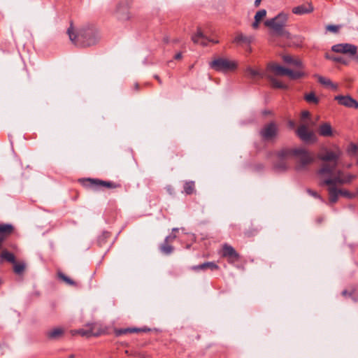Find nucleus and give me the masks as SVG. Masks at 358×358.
Wrapping results in <instances>:
<instances>
[{"label":"nucleus","instance_id":"17","mask_svg":"<svg viewBox=\"0 0 358 358\" xmlns=\"http://www.w3.org/2000/svg\"><path fill=\"white\" fill-rule=\"evenodd\" d=\"M318 133L320 136L324 137H330L334 135V131L329 122L321 124L318 128Z\"/></svg>","mask_w":358,"mask_h":358},{"label":"nucleus","instance_id":"25","mask_svg":"<svg viewBox=\"0 0 358 358\" xmlns=\"http://www.w3.org/2000/svg\"><path fill=\"white\" fill-rule=\"evenodd\" d=\"M245 73H247L248 76H249L250 78H252V79H254L257 77H259V78L265 77L266 78V76L267 74V73H264L260 71L258 69H254L250 66H248L245 69Z\"/></svg>","mask_w":358,"mask_h":358},{"label":"nucleus","instance_id":"45","mask_svg":"<svg viewBox=\"0 0 358 358\" xmlns=\"http://www.w3.org/2000/svg\"><path fill=\"white\" fill-rule=\"evenodd\" d=\"M310 117V113L307 110H304L301 113V118L306 119Z\"/></svg>","mask_w":358,"mask_h":358},{"label":"nucleus","instance_id":"15","mask_svg":"<svg viewBox=\"0 0 358 358\" xmlns=\"http://www.w3.org/2000/svg\"><path fill=\"white\" fill-rule=\"evenodd\" d=\"M116 17L119 20L125 21L131 18L129 8L124 3H120L117 6Z\"/></svg>","mask_w":358,"mask_h":358},{"label":"nucleus","instance_id":"24","mask_svg":"<svg viewBox=\"0 0 358 358\" xmlns=\"http://www.w3.org/2000/svg\"><path fill=\"white\" fill-rule=\"evenodd\" d=\"M266 78L271 83V87L276 89H287V85L280 82L270 74H266Z\"/></svg>","mask_w":358,"mask_h":358},{"label":"nucleus","instance_id":"14","mask_svg":"<svg viewBox=\"0 0 358 358\" xmlns=\"http://www.w3.org/2000/svg\"><path fill=\"white\" fill-rule=\"evenodd\" d=\"M14 231V227L11 224H0V248L2 243L9 237Z\"/></svg>","mask_w":358,"mask_h":358},{"label":"nucleus","instance_id":"60","mask_svg":"<svg viewBox=\"0 0 358 358\" xmlns=\"http://www.w3.org/2000/svg\"><path fill=\"white\" fill-rule=\"evenodd\" d=\"M173 230L174 231H178V229L174 228Z\"/></svg>","mask_w":358,"mask_h":358},{"label":"nucleus","instance_id":"12","mask_svg":"<svg viewBox=\"0 0 358 358\" xmlns=\"http://www.w3.org/2000/svg\"><path fill=\"white\" fill-rule=\"evenodd\" d=\"M334 99L336 100L340 105L345 107L355 109L358 108V101L350 95H337L334 97Z\"/></svg>","mask_w":358,"mask_h":358},{"label":"nucleus","instance_id":"50","mask_svg":"<svg viewBox=\"0 0 358 358\" xmlns=\"http://www.w3.org/2000/svg\"><path fill=\"white\" fill-rule=\"evenodd\" d=\"M342 295L344 296H350L351 294L348 293L347 290H343L342 292Z\"/></svg>","mask_w":358,"mask_h":358},{"label":"nucleus","instance_id":"19","mask_svg":"<svg viewBox=\"0 0 358 358\" xmlns=\"http://www.w3.org/2000/svg\"><path fill=\"white\" fill-rule=\"evenodd\" d=\"M313 7L311 3L303 4L293 8L292 12L296 15H303L313 12Z\"/></svg>","mask_w":358,"mask_h":358},{"label":"nucleus","instance_id":"56","mask_svg":"<svg viewBox=\"0 0 358 358\" xmlns=\"http://www.w3.org/2000/svg\"><path fill=\"white\" fill-rule=\"evenodd\" d=\"M352 146H353L352 150L355 152L357 150V147L355 145H353Z\"/></svg>","mask_w":358,"mask_h":358},{"label":"nucleus","instance_id":"28","mask_svg":"<svg viewBox=\"0 0 358 358\" xmlns=\"http://www.w3.org/2000/svg\"><path fill=\"white\" fill-rule=\"evenodd\" d=\"M315 78H317V80L318 82L323 85H325V86H329V87H331L332 88L334 89H336L337 88V86L336 85H334L330 79L329 78H327L325 77H323L322 76H319L317 74H315L314 76Z\"/></svg>","mask_w":358,"mask_h":358},{"label":"nucleus","instance_id":"34","mask_svg":"<svg viewBox=\"0 0 358 358\" xmlns=\"http://www.w3.org/2000/svg\"><path fill=\"white\" fill-rule=\"evenodd\" d=\"M13 264H14L13 270L15 273L21 274L24 272V271L25 269V264L24 263H23V262L17 263L15 262V263H14Z\"/></svg>","mask_w":358,"mask_h":358},{"label":"nucleus","instance_id":"31","mask_svg":"<svg viewBox=\"0 0 358 358\" xmlns=\"http://www.w3.org/2000/svg\"><path fill=\"white\" fill-rule=\"evenodd\" d=\"M110 237V233L108 232H103L99 237H98V239H97V244L99 245V247H103L106 245V243H107V241L108 239V238Z\"/></svg>","mask_w":358,"mask_h":358},{"label":"nucleus","instance_id":"23","mask_svg":"<svg viewBox=\"0 0 358 358\" xmlns=\"http://www.w3.org/2000/svg\"><path fill=\"white\" fill-rule=\"evenodd\" d=\"M253 40L254 37L252 36H245L242 33H238L234 38V43L250 44L253 41Z\"/></svg>","mask_w":358,"mask_h":358},{"label":"nucleus","instance_id":"43","mask_svg":"<svg viewBox=\"0 0 358 358\" xmlns=\"http://www.w3.org/2000/svg\"><path fill=\"white\" fill-rule=\"evenodd\" d=\"M339 191L341 192V193H340V196H343L347 198H351L352 196V194L347 190L339 189Z\"/></svg>","mask_w":358,"mask_h":358},{"label":"nucleus","instance_id":"51","mask_svg":"<svg viewBox=\"0 0 358 358\" xmlns=\"http://www.w3.org/2000/svg\"><path fill=\"white\" fill-rule=\"evenodd\" d=\"M154 77H155V78L158 81V83H159V84H162V80L160 79V78H159L157 75H155Z\"/></svg>","mask_w":358,"mask_h":358},{"label":"nucleus","instance_id":"6","mask_svg":"<svg viewBox=\"0 0 358 358\" xmlns=\"http://www.w3.org/2000/svg\"><path fill=\"white\" fill-rule=\"evenodd\" d=\"M82 182L83 185L88 188L97 189L99 187H103L108 189H115L121 187V185L117 182L106 181L95 178L83 179Z\"/></svg>","mask_w":358,"mask_h":358},{"label":"nucleus","instance_id":"10","mask_svg":"<svg viewBox=\"0 0 358 358\" xmlns=\"http://www.w3.org/2000/svg\"><path fill=\"white\" fill-rule=\"evenodd\" d=\"M331 50L334 52L348 54L353 56L357 53V47L350 43H340L333 45Z\"/></svg>","mask_w":358,"mask_h":358},{"label":"nucleus","instance_id":"52","mask_svg":"<svg viewBox=\"0 0 358 358\" xmlns=\"http://www.w3.org/2000/svg\"><path fill=\"white\" fill-rule=\"evenodd\" d=\"M261 1L262 0H255V7H258L259 6Z\"/></svg>","mask_w":358,"mask_h":358},{"label":"nucleus","instance_id":"26","mask_svg":"<svg viewBox=\"0 0 358 358\" xmlns=\"http://www.w3.org/2000/svg\"><path fill=\"white\" fill-rule=\"evenodd\" d=\"M283 61L288 64H292L294 66L299 67V68H303V63L299 59H294L292 56L286 55L282 57Z\"/></svg>","mask_w":358,"mask_h":358},{"label":"nucleus","instance_id":"62","mask_svg":"<svg viewBox=\"0 0 358 358\" xmlns=\"http://www.w3.org/2000/svg\"><path fill=\"white\" fill-rule=\"evenodd\" d=\"M70 358H73V355H71V356H70Z\"/></svg>","mask_w":358,"mask_h":358},{"label":"nucleus","instance_id":"20","mask_svg":"<svg viewBox=\"0 0 358 358\" xmlns=\"http://www.w3.org/2000/svg\"><path fill=\"white\" fill-rule=\"evenodd\" d=\"M219 266L213 262H204L201 264L193 266H192L191 269L195 271H199V270H206L210 269L211 271L217 270L218 269Z\"/></svg>","mask_w":358,"mask_h":358},{"label":"nucleus","instance_id":"33","mask_svg":"<svg viewBox=\"0 0 358 358\" xmlns=\"http://www.w3.org/2000/svg\"><path fill=\"white\" fill-rule=\"evenodd\" d=\"M1 257L12 264L15 263V255L13 253L9 252L8 251H3L1 255Z\"/></svg>","mask_w":358,"mask_h":358},{"label":"nucleus","instance_id":"59","mask_svg":"<svg viewBox=\"0 0 358 358\" xmlns=\"http://www.w3.org/2000/svg\"><path fill=\"white\" fill-rule=\"evenodd\" d=\"M167 189H168V191H169L170 193H171V187H169Z\"/></svg>","mask_w":358,"mask_h":358},{"label":"nucleus","instance_id":"54","mask_svg":"<svg viewBox=\"0 0 358 358\" xmlns=\"http://www.w3.org/2000/svg\"><path fill=\"white\" fill-rule=\"evenodd\" d=\"M134 88L136 90H138L139 89V85L138 83H135Z\"/></svg>","mask_w":358,"mask_h":358},{"label":"nucleus","instance_id":"35","mask_svg":"<svg viewBox=\"0 0 358 358\" xmlns=\"http://www.w3.org/2000/svg\"><path fill=\"white\" fill-rule=\"evenodd\" d=\"M58 277L59 279L62 280L64 282H65L66 284L69 285L75 286L76 285L75 281H73L72 279L66 276L63 273L59 272L58 273Z\"/></svg>","mask_w":358,"mask_h":358},{"label":"nucleus","instance_id":"3","mask_svg":"<svg viewBox=\"0 0 358 358\" xmlns=\"http://www.w3.org/2000/svg\"><path fill=\"white\" fill-rule=\"evenodd\" d=\"M342 155V151L337 148L335 150H326L324 153L320 154L318 158L324 162L330 163H324L317 170V173L320 177H324L325 175H331L336 170L338 163V159Z\"/></svg>","mask_w":358,"mask_h":358},{"label":"nucleus","instance_id":"61","mask_svg":"<svg viewBox=\"0 0 358 358\" xmlns=\"http://www.w3.org/2000/svg\"><path fill=\"white\" fill-rule=\"evenodd\" d=\"M351 166V164H348V167L350 168Z\"/></svg>","mask_w":358,"mask_h":358},{"label":"nucleus","instance_id":"48","mask_svg":"<svg viewBox=\"0 0 358 358\" xmlns=\"http://www.w3.org/2000/svg\"><path fill=\"white\" fill-rule=\"evenodd\" d=\"M182 58V53L181 52H178L177 54H176V55L174 56V59H180Z\"/></svg>","mask_w":358,"mask_h":358},{"label":"nucleus","instance_id":"44","mask_svg":"<svg viewBox=\"0 0 358 358\" xmlns=\"http://www.w3.org/2000/svg\"><path fill=\"white\" fill-rule=\"evenodd\" d=\"M146 329H139V328H130V333H137L141 331H146Z\"/></svg>","mask_w":358,"mask_h":358},{"label":"nucleus","instance_id":"18","mask_svg":"<svg viewBox=\"0 0 358 358\" xmlns=\"http://www.w3.org/2000/svg\"><path fill=\"white\" fill-rule=\"evenodd\" d=\"M101 331L96 329V324H92L89 329H80L78 334L82 336L90 337L92 336H99L101 334Z\"/></svg>","mask_w":358,"mask_h":358},{"label":"nucleus","instance_id":"30","mask_svg":"<svg viewBox=\"0 0 358 358\" xmlns=\"http://www.w3.org/2000/svg\"><path fill=\"white\" fill-rule=\"evenodd\" d=\"M304 99L309 103L317 104L319 103V99L313 92L306 94L304 95Z\"/></svg>","mask_w":358,"mask_h":358},{"label":"nucleus","instance_id":"37","mask_svg":"<svg viewBox=\"0 0 358 358\" xmlns=\"http://www.w3.org/2000/svg\"><path fill=\"white\" fill-rule=\"evenodd\" d=\"M356 178V176L352 174H348L342 177L343 184L350 183L352 180Z\"/></svg>","mask_w":358,"mask_h":358},{"label":"nucleus","instance_id":"22","mask_svg":"<svg viewBox=\"0 0 358 358\" xmlns=\"http://www.w3.org/2000/svg\"><path fill=\"white\" fill-rule=\"evenodd\" d=\"M328 193H329V203L333 204L335 203L340 196L341 191L336 187H328Z\"/></svg>","mask_w":358,"mask_h":358},{"label":"nucleus","instance_id":"8","mask_svg":"<svg viewBox=\"0 0 358 358\" xmlns=\"http://www.w3.org/2000/svg\"><path fill=\"white\" fill-rule=\"evenodd\" d=\"M192 41L194 43L200 44L202 46H207L210 42L214 44H217L219 43L218 40L209 38L207 36V34L205 33L201 27H198L196 32L192 35Z\"/></svg>","mask_w":358,"mask_h":358},{"label":"nucleus","instance_id":"7","mask_svg":"<svg viewBox=\"0 0 358 358\" xmlns=\"http://www.w3.org/2000/svg\"><path fill=\"white\" fill-rule=\"evenodd\" d=\"M278 132L277 124L271 122L264 125L259 131V134L264 141H271L275 138Z\"/></svg>","mask_w":358,"mask_h":358},{"label":"nucleus","instance_id":"38","mask_svg":"<svg viewBox=\"0 0 358 358\" xmlns=\"http://www.w3.org/2000/svg\"><path fill=\"white\" fill-rule=\"evenodd\" d=\"M257 232H258V229L251 227L250 229H249L248 230H246L245 231V235L248 237H250V236H253L256 235L257 234Z\"/></svg>","mask_w":358,"mask_h":358},{"label":"nucleus","instance_id":"42","mask_svg":"<svg viewBox=\"0 0 358 358\" xmlns=\"http://www.w3.org/2000/svg\"><path fill=\"white\" fill-rule=\"evenodd\" d=\"M306 192H307V193H308L309 195H310V196H313V197H315V198H316V199H321L320 196L318 194V193H317V192H315V191H314V190H312V189H307Z\"/></svg>","mask_w":358,"mask_h":358},{"label":"nucleus","instance_id":"13","mask_svg":"<svg viewBox=\"0 0 358 358\" xmlns=\"http://www.w3.org/2000/svg\"><path fill=\"white\" fill-rule=\"evenodd\" d=\"M222 256L228 258L229 262H234L240 259L239 254L232 246L228 244H224L222 247Z\"/></svg>","mask_w":358,"mask_h":358},{"label":"nucleus","instance_id":"5","mask_svg":"<svg viewBox=\"0 0 358 358\" xmlns=\"http://www.w3.org/2000/svg\"><path fill=\"white\" fill-rule=\"evenodd\" d=\"M238 62L236 60L222 57H216L209 63V66L212 69L223 73L235 71L238 68Z\"/></svg>","mask_w":358,"mask_h":358},{"label":"nucleus","instance_id":"11","mask_svg":"<svg viewBox=\"0 0 358 358\" xmlns=\"http://www.w3.org/2000/svg\"><path fill=\"white\" fill-rule=\"evenodd\" d=\"M320 178V186L327 185L329 187H336L337 184H343L342 177L334 175V172L332 173L331 175H325L324 177Z\"/></svg>","mask_w":358,"mask_h":358},{"label":"nucleus","instance_id":"47","mask_svg":"<svg viewBox=\"0 0 358 358\" xmlns=\"http://www.w3.org/2000/svg\"><path fill=\"white\" fill-rule=\"evenodd\" d=\"M294 38L296 40L298 45L303 43V38L301 36H295Z\"/></svg>","mask_w":358,"mask_h":358},{"label":"nucleus","instance_id":"2","mask_svg":"<svg viewBox=\"0 0 358 358\" xmlns=\"http://www.w3.org/2000/svg\"><path fill=\"white\" fill-rule=\"evenodd\" d=\"M67 34L71 41L78 47L85 48L95 45L99 40L97 29L92 25H85L75 31L73 23L67 29Z\"/></svg>","mask_w":358,"mask_h":358},{"label":"nucleus","instance_id":"29","mask_svg":"<svg viewBox=\"0 0 358 358\" xmlns=\"http://www.w3.org/2000/svg\"><path fill=\"white\" fill-rule=\"evenodd\" d=\"M290 79L292 80H296L299 79L301 78H303L306 76L305 73L301 71H292L291 69H288L287 75Z\"/></svg>","mask_w":358,"mask_h":358},{"label":"nucleus","instance_id":"55","mask_svg":"<svg viewBox=\"0 0 358 358\" xmlns=\"http://www.w3.org/2000/svg\"><path fill=\"white\" fill-rule=\"evenodd\" d=\"M263 168H264L263 165L260 164L258 166L257 169L262 170V169H263Z\"/></svg>","mask_w":358,"mask_h":358},{"label":"nucleus","instance_id":"21","mask_svg":"<svg viewBox=\"0 0 358 358\" xmlns=\"http://www.w3.org/2000/svg\"><path fill=\"white\" fill-rule=\"evenodd\" d=\"M175 238L176 236H169L165 238L164 242L160 246V250L162 253L165 255H169L173 252V248L172 245L169 244V240H173Z\"/></svg>","mask_w":358,"mask_h":358},{"label":"nucleus","instance_id":"1","mask_svg":"<svg viewBox=\"0 0 358 358\" xmlns=\"http://www.w3.org/2000/svg\"><path fill=\"white\" fill-rule=\"evenodd\" d=\"M275 155L277 161L273 168L278 171H287L289 167L287 160L292 157L296 159L295 169L297 171L307 170L308 166L315 161L314 155L304 148H285L276 152Z\"/></svg>","mask_w":358,"mask_h":358},{"label":"nucleus","instance_id":"40","mask_svg":"<svg viewBox=\"0 0 358 358\" xmlns=\"http://www.w3.org/2000/svg\"><path fill=\"white\" fill-rule=\"evenodd\" d=\"M326 29L333 33H337L339 29V26L329 24L326 27Z\"/></svg>","mask_w":358,"mask_h":358},{"label":"nucleus","instance_id":"46","mask_svg":"<svg viewBox=\"0 0 358 358\" xmlns=\"http://www.w3.org/2000/svg\"><path fill=\"white\" fill-rule=\"evenodd\" d=\"M259 23H260V22H259V21H256V20H255L254 22L252 24V27L254 29H257L259 28Z\"/></svg>","mask_w":358,"mask_h":358},{"label":"nucleus","instance_id":"58","mask_svg":"<svg viewBox=\"0 0 358 358\" xmlns=\"http://www.w3.org/2000/svg\"><path fill=\"white\" fill-rule=\"evenodd\" d=\"M167 189H168V191H169L170 193H171V187H169Z\"/></svg>","mask_w":358,"mask_h":358},{"label":"nucleus","instance_id":"57","mask_svg":"<svg viewBox=\"0 0 358 358\" xmlns=\"http://www.w3.org/2000/svg\"><path fill=\"white\" fill-rule=\"evenodd\" d=\"M294 122H289V125H290L291 127H293V126H294Z\"/></svg>","mask_w":358,"mask_h":358},{"label":"nucleus","instance_id":"16","mask_svg":"<svg viewBox=\"0 0 358 358\" xmlns=\"http://www.w3.org/2000/svg\"><path fill=\"white\" fill-rule=\"evenodd\" d=\"M288 69L275 63H269L266 68L268 71L273 72L275 76H287Z\"/></svg>","mask_w":358,"mask_h":358},{"label":"nucleus","instance_id":"53","mask_svg":"<svg viewBox=\"0 0 358 358\" xmlns=\"http://www.w3.org/2000/svg\"><path fill=\"white\" fill-rule=\"evenodd\" d=\"M355 56V60L358 63V52H357L356 55Z\"/></svg>","mask_w":358,"mask_h":358},{"label":"nucleus","instance_id":"32","mask_svg":"<svg viewBox=\"0 0 358 358\" xmlns=\"http://www.w3.org/2000/svg\"><path fill=\"white\" fill-rule=\"evenodd\" d=\"M184 191L187 194H192L194 191V182H185L184 184Z\"/></svg>","mask_w":358,"mask_h":358},{"label":"nucleus","instance_id":"4","mask_svg":"<svg viewBox=\"0 0 358 358\" xmlns=\"http://www.w3.org/2000/svg\"><path fill=\"white\" fill-rule=\"evenodd\" d=\"M287 19L288 16L287 14L280 13L275 17L266 20L264 24L277 36L291 38L290 33L285 29L287 25Z\"/></svg>","mask_w":358,"mask_h":358},{"label":"nucleus","instance_id":"9","mask_svg":"<svg viewBox=\"0 0 358 358\" xmlns=\"http://www.w3.org/2000/svg\"><path fill=\"white\" fill-rule=\"evenodd\" d=\"M296 134L306 143H315L317 140L313 131H309L306 125H301L296 130Z\"/></svg>","mask_w":358,"mask_h":358},{"label":"nucleus","instance_id":"27","mask_svg":"<svg viewBox=\"0 0 358 358\" xmlns=\"http://www.w3.org/2000/svg\"><path fill=\"white\" fill-rule=\"evenodd\" d=\"M64 334L62 328H55L47 332V336L50 339H57Z\"/></svg>","mask_w":358,"mask_h":358},{"label":"nucleus","instance_id":"41","mask_svg":"<svg viewBox=\"0 0 358 358\" xmlns=\"http://www.w3.org/2000/svg\"><path fill=\"white\" fill-rule=\"evenodd\" d=\"M130 333V328H126V329H120L115 331V334L117 336H120L126 334Z\"/></svg>","mask_w":358,"mask_h":358},{"label":"nucleus","instance_id":"36","mask_svg":"<svg viewBox=\"0 0 358 358\" xmlns=\"http://www.w3.org/2000/svg\"><path fill=\"white\" fill-rule=\"evenodd\" d=\"M266 15V10L265 9H262L258 10L255 15V20L256 21L261 22Z\"/></svg>","mask_w":358,"mask_h":358},{"label":"nucleus","instance_id":"49","mask_svg":"<svg viewBox=\"0 0 358 358\" xmlns=\"http://www.w3.org/2000/svg\"><path fill=\"white\" fill-rule=\"evenodd\" d=\"M335 175H336V176H339L340 177H343V176H344L343 171H341V170L337 171L336 172V174H335Z\"/></svg>","mask_w":358,"mask_h":358},{"label":"nucleus","instance_id":"39","mask_svg":"<svg viewBox=\"0 0 358 358\" xmlns=\"http://www.w3.org/2000/svg\"><path fill=\"white\" fill-rule=\"evenodd\" d=\"M331 60L347 65L348 62L342 57H332L330 58Z\"/></svg>","mask_w":358,"mask_h":358}]
</instances>
